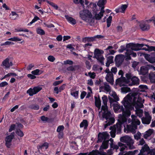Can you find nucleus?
<instances>
[{
  "label": "nucleus",
  "mask_w": 155,
  "mask_h": 155,
  "mask_svg": "<svg viewBox=\"0 0 155 155\" xmlns=\"http://www.w3.org/2000/svg\"><path fill=\"white\" fill-rule=\"evenodd\" d=\"M135 152L136 150H134L133 152L130 151L126 153H125V152H120L118 155H135Z\"/></svg>",
  "instance_id": "nucleus-36"
},
{
  "label": "nucleus",
  "mask_w": 155,
  "mask_h": 155,
  "mask_svg": "<svg viewBox=\"0 0 155 155\" xmlns=\"http://www.w3.org/2000/svg\"><path fill=\"white\" fill-rule=\"evenodd\" d=\"M34 90L35 94L37 93L42 89V88L39 86L35 87L33 88Z\"/></svg>",
  "instance_id": "nucleus-47"
},
{
  "label": "nucleus",
  "mask_w": 155,
  "mask_h": 155,
  "mask_svg": "<svg viewBox=\"0 0 155 155\" xmlns=\"http://www.w3.org/2000/svg\"><path fill=\"white\" fill-rule=\"evenodd\" d=\"M64 127L63 125H60L59 126L57 129V131L59 133L63 131L64 129Z\"/></svg>",
  "instance_id": "nucleus-45"
},
{
  "label": "nucleus",
  "mask_w": 155,
  "mask_h": 155,
  "mask_svg": "<svg viewBox=\"0 0 155 155\" xmlns=\"http://www.w3.org/2000/svg\"><path fill=\"white\" fill-rule=\"evenodd\" d=\"M13 58L8 56L2 61L1 65L5 69H8L13 65Z\"/></svg>",
  "instance_id": "nucleus-3"
},
{
  "label": "nucleus",
  "mask_w": 155,
  "mask_h": 155,
  "mask_svg": "<svg viewBox=\"0 0 155 155\" xmlns=\"http://www.w3.org/2000/svg\"><path fill=\"white\" fill-rule=\"evenodd\" d=\"M148 61L151 63H154L155 64V58L151 57Z\"/></svg>",
  "instance_id": "nucleus-63"
},
{
  "label": "nucleus",
  "mask_w": 155,
  "mask_h": 155,
  "mask_svg": "<svg viewBox=\"0 0 155 155\" xmlns=\"http://www.w3.org/2000/svg\"><path fill=\"white\" fill-rule=\"evenodd\" d=\"M113 46H108L107 48L105 49L107 51H108V52L107 51V53L108 54H114L115 53V51L113 50H111L110 49H113Z\"/></svg>",
  "instance_id": "nucleus-31"
},
{
  "label": "nucleus",
  "mask_w": 155,
  "mask_h": 155,
  "mask_svg": "<svg viewBox=\"0 0 155 155\" xmlns=\"http://www.w3.org/2000/svg\"><path fill=\"white\" fill-rule=\"evenodd\" d=\"M14 43L11 41H7L5 42V43L3 44H2L1 45L2 46L3 45H13Z\"/></svg>",
  "instance_id": "nucleus-59"
},
{
  "label": "nucleus",
  "mask_w": 155,
  "mask_h": 155,
  "mask_svg": "<svg viewBox=\"0 0 155 155\" xmlns=\"http://www.w3.org/2000/svg\"><path fill=\"white\" fill-rule=\"evenodd\" d=\"M94 58H96L101 65H104V58L101 55L100 50L98 49H96L94 52Z\"/></svg>",
  "instance_id": "nucleus-6"
},
{
  "label": "nucleus",
  "mask_w": 155,
  "mask_h": 155,
  "mask_svg": "<svg viewBox=\"0 0 155 155\" xmlns=\"http://www.w3.org/2000/svg\"><path fill=\"white\" fill-rule=\"evenodd\" d=\"M118 145L119 147H120V151L121 152H123L124 151L126 148L127 147L125 145L121 142H119L118 143Z\"/></svg>",
  "instance_id": "nucleus-37"
},
{
  "label": "nucleus",
  "mask_w": 155,
  "mask_h": 155,
  "mask_svg": "<svg viewBox=\"0 0 155 155\" xmlns=\"http://www.w3.org/2000/svg\"><path fill=\"white\" fill-rule=\"evenodd\" d=\"M37 32L38 34L42 35L45 34V31L42 29L38 28L37 30Z\"/></svg>",
  "instance_id": "nucleus-46"
},
{
  "label": "nucleus",
  "mask_w": 155,
  "mask_h": 155,
  "mask_svg": "<svg viewBox=\"0 0 155 155\" xmlns=\"http://www.w3.org/2000/svg\"><path fill=\"white\" fill-rule=\"evenodd\" d=\"M153 132V130L152 129H150L146 132L149 136H150Z\"/></svg>",
  "instance_id": "nucleus-56"
},
{
  "label": "nucleus",
  "mask_w": 155,
  "mask_h": 155,
  "mask_svg": "<svg viewBox=\"0 0 155 155\" xmlns=\"http://www.w3.org/2000/svg\"><path fill=\"white\" fill-rule=\"evenodd\" d=\"M127 49H130L131 50L136 51V44L133 43H130L127 44L126 47L124 46H121L120 47V49L119 50V52H122L124 51Z\"/></svg>",
  "instance_id": "nucleus-11"
},
{
  "label": "nucleus",
  "mask_w": 155,
  "mask_h": 155,
  "mask_svg": "<svg viewBox=\"0 0 155 155\" xmlns=\"http://www.w3.org/2000/svg\"><path fill=\"white\" fill-rule=\"evenodd\" d=\"M95 100V104L97 107L98 108V110H99L101 106V101L100 98H98L96 96L94 97Z\"/></svg>",
  "instance_id": "nucleus-27"
},
{
  "label": "nucleus",
  "mask_w": 155,
  "mask_h": 155,
  "mask_svg": "<svg viewBox=\"0 0 155 155\" xmlns=\"http://www.w3.org/2000/svg\"><path fill=\"white\" fill-rule=\"evenodd\" d=\"M109 139L102 141L101 145L99 148V151H103V150L107 149L109 146Z\"/></svg>",
  "instance_id": "nucleus-17"
},
{
  "label": "nucleus",
  "mask_w": 155,
  "mask_h": 155,
  "mask_svg": "<svg viewBox=\"0 0 155 155\" xmlns=\"http://www.w3.org/2000/svg\"><path fill=\"white\" fill-rule=\"evenodd\" d=\"M46 1L49 4L51 5L52 7H53L55 9H58V7L57 5H55L54 3L48 1V0H46Z\"/></svg>",
  "instance_id": "nucleus-44"
},
{
  "label": "nucleus",
  "mask_w": 155,
  "mask_h": 155,
  "mask_svg": "<svg viewBox=\"0 0 155 155\" xmlns=\"http://www.w3.org/2000/svg\"><path fill=\"white\" fill-rule=\"evenodd\" d=\"M40 70L37 69L34 71H31V74L34 75H38L40 71Z\"/></svg>",
  "instance_id": "nucleus-55"
},
{
  "label": "nucleus",
  "mask_w": 155,
  "mask_h": 155,
  "mask_svg": "<svg viewBox=\"0 0 155 155\" xmlns=\"http://www.w3.org/2000/svg\"><path fill=\"white\" fill-rule=\"evenodd\" d=\"M150 150L149 147L147 144H145L142 147L141 149L140 150V153L144 154V153L146 152L147 155L149 154V152H150Z\"/></svg>",
  "instance_id": "nucleus-20"
},
{
  "label": "nucleus",
  "mask_w": 155,
  "mask_h": 155,
  "mask_svg": "<svg viewBox=\"0 0 155 155\" xmlns=\"http://www.w3.org/2000/svg\"><path fill=\"white\" fill-rule=\"evenodd\" d=\"M104 87L102 86H100V89H102L104 88V90L107 92H110L111 91V88L108 84L106 82H105L104 83Z\"/></svg>",
  "instance_id": "nucleus-23"
},
{
  "label": "nucleus",
  "mask_w": 155,
  "mask_h": 155,
  "mask_svg": "<svg viewBox=\"0 0 155 155\" xmlns=\"http://www.w3.org/2000/svg\"><path fill=\"white\" fill-rule=\"evenodd\" d=\"M125 58L124 55L119 54L116 55L115 58V61L116 65L119 67L122 64Z\"/></svg>",
  "instance_id": "nucleus-10"
},
{
  "label": "nucleus",
  "mask_w": 155,
  "mask_h": 155,
  "mask_svg": "<svg viewBox=\"0 0 155 155\" xmlns=\"http://www.w3.org/2000/svg\"><path fill=\"white\" fill-rule=\"evenodd\" d=\"M148 89L147 86L146 85H140L138 88H136V96L141 94V92H145Z\"/></svg>",
  "instance_id": "nucleus-15"
},
{
  "label": "nucleus",
  "mask_w": 155,
  "mask_h": 155,
  "mask_svg": "<svg viewBox=\"0 0 155 155\" xmlns=\"http://www.w3.org/2000/svg\"><path fill=\"white\" fill-rule=\"evenodd\" d=\"M109 137L110 135L107 132H99L97 135L98 140L97 142H102L104 140L109 139Z\"/></svg>",
  "instance_id": "nucleus-7"
},
{
  "label": "nucleus",
  "mask_w": 155,
  "mask_h": 155,
  "mask_svg": "<svg viewBox=\"0 0 155 155\" xmlns=\"http://www.w3.org/2000/svg\"><path fill=\"white\" fill-rule=\"evenodd\" d=\"M149 69L148 64L145 66H142L140 68V74L143 75H146L148 73Z\"/></svg>",
  "instance_id": "nucleus-19"
},
{
  "label": "nucleus",
  "mask_w": 155,
  "mask_h": 155,
  "mask_svg": "<svg viewBox=\"0 0 155 155\" xmlns=\"http://www.w3.org/2000/svg\"><path fill=\"white\" fill-rule=\"evenodd\" d=\"M65 17L67 21L71 24L74 25L76 24V20L73 18L70 17L68 15H65Z\"/></svg>",
  "instance_id": "nucleus-28"
},
{
  "label": "nucleus",
  "mask_w": 155,
  "mask_h": 155,
  "mask_svg": "<svg viewBox=\"0 0 155 155\" xmlns=\"http://www.w3.org/2000/svg\"><path fill=\"white\" fill-rule=\"evenodd\" d=\"M121 90L123 92L127 93L130 91V88L129 87H123L121 88Z\"/></svg>",
  "instance_id": "nucleus-48"
},
{
  "label": "nucleus",
  "mask_w": 155,
  "mask_h": 155,
  "mask_svg": "<svg viewBox=\"0 0 155 155\" xmlns=\"http://www.w3.org/2000/svg\"><path fill=\"white\" fill-rule=\"evenodd\" d=\"M9 40H10L13 41H20L21 40V39L17 37H14L13 38H11L8 39Z\"/></svg>",
  "instance_id": "nucleus-53"
},
{
  "label": "nucleus",
  "mask_w": 155,
  "mask_h": 155,
  "mask_svg": "<svg viewBox=\"0 0 155 155\" xmlns=\"http://www.w3.org/2000/svg\"><path fill=\"white\" fill-rule=\"evenodd\" d=\"M48 59L49 61L53 62L55 60V58L53 56L50 55L48 57Z\"/></svg>",
  "instance_id": "nucleus-58"
},
{
  "label": "nucleus",
  "mask_w": 155,
  "mask_h": 155,
  "mask_svg": "<svg viewBox=\"0 0 155 155\" xmlns=\"http://www.w3.org/2000/svg\"><path fill=\"white\" fill-rule=\"evenodd\" d=\"M127 81L125 77H121L116 80L115 83L116 84H119L120 86H125V84H128Z\"/></svg>",
  "instance_id": "nucleus-13"
},
{
  "label": "nucleus",
  "mask_w": 155,
  "mask_h": 155,
  "mask_svg": "<svg viewBox=\"0 0 155 155\" xmlns=\"http://www.w3.org/2000/svg\"><path fill=\"white\" fill-rule=\"evenodd\" d=\"M16 133L20 137H22L24 135L23 132L20 130H17Z\"/></svg>",
  "instance_id": "nucleus-52"
},
{
  "label": "nucleus",
  "mask_w": 155,
  "mask_h": 155,
  "mask_svg": "<svg viewBox=\"0 0 155 155\" xmlns=\"http://www.w3.org/2000/svg\"><path fill=\"white\" fill-rule=\"evenodd\" d=\"M142 122L143 124H149L151 121V118H146L143 117L142 119Z\"/></svg>",
  "instance_id": "nucleus-29"
},
{
  "label": "nucleus",
  "mask_w": 155,
  "mask_h": 155,
  "mask_svg": "<svg viewBox=\"0 0 155 155\" xmlns=\"http://www.w3.org/2000/svg\"><path fill=\"white\" fill-rule=\"evenodd\" d=\"M137 54L138 55H140V56H142V55L144 56L145 59L148 61H149V59L151 57L150 55L148 54H145L143 53H141V52H138L137 53Z\"/></svg>",
  "instance_id": "nucleus-33"
},
{
  "label": "nucleus",
  "mask_w": 155,
  "mask_h": 155,
  "mask_svg": "<svg viewBox=\"0 0 155 155\" xmlns=\"http://www.w3.org/2000/svg\"><path fill=\"white\" fill-rule=\"evenodd\" d=\"M8 85V83L6 81L0 83V87H3Z\"/></svg>",
  "instance_id": "nucleus-62"
},
{
  "label": "nucleus",
  "mask_w": 155,
  "mask_h": 155,
  "mask_svg": "<svg viewBox=\"0 0 155 155\" xmlns=\"http://www.w3.org/2000/svg\"><path fill=\"white\" fill-rule=\"evenodd\" d=\"M149 78L151 83H155V72L149 74Z\"/></svg>",
  "instance_id": "nucleus-24"
},
{
  "label": "nucleus",
  "mask_w": 155,
  "mask_h": 155,
  "mask_svg": "<svg viewBox=\"0 0 155 155\" xmlns=\"http://www.w3.org/2000/svg\"><path fill=\"white\" fill-rule=\"evenodd\" d=\"M105 12V11L104 9V7L102 8H101V12L98 14L96 13L94 17L97 20H100L101 17L103 16L104 13Z\"/></svg>",
  "instance_id": "nucleus-22"
},
{
  "label": "nucleus",
  "mask_w": 155,
  "mask_h": 155,
  "mask_svg": "<svg viewBox=\"0 0 155 155\" xmlns=\"http://www.w3.org/2000/svg\"><path fill=\"white\" fill-rule=\"evenodd\" d=\"M112 19V17L111 16H110L107 20V27H109L111 23V22Z\"/></svg>",
  "instance_id": "nucleus-42"
},
{
  "label": "nucleus",
  "mask_w": 155,
  "mask_h": 155,
  "mask_svg": "<svg viewBox=\"0 0 155 155\" xmlns=\"http://www.w3.org/2000/svg\"><path fill=\"white\" fill-rule=\"evenodd\" d=\"M9 16L11 19L15 20L18 17V15L15 12H12L9 15Z\"/></svg>",
  "instance_id": "nucleus-34"
},
{
  "label": "nucleus",
  "mask_w": 155,
  "mask_h": 155,
  "mask_svg": "<svg viewBox=\"0 0 155 155\" xmlns=\"http://www.w3.org/2000/svg\"><path fill=\"white\" fill-rule=\"evenodd\" d=\"M107 2L106 0H99L97 3V5L101 8H102L104 7V5Z\"/></svg>",
  "instance_id": "nucleus-30"
},
{
  "label": "nucleus",
  "mask_w": 155,
  "mask_h": 155,
  "mask_svg": "<svg viewBox=\"0 0 155 155\" xmlns=\"http://www.w3.org/2000/svg\"><path fill=\"white\" fill-rule=\"evenodd\" d=\"M102 99L104 105L107 104V96H104L102 97Z\"/></svg>",
  "instance_id": "nucleus-50"
},
{
  "label": "nucleus",
  "mask_w": 155,
  "mask_h": 155,
  "mask_svg": "<svg viewBox=\"0 0 155 155\" xmlns=\"http://www.w3.org/2000/svg\"><path fill=\"white\" fill-rule=\"evenodd\" d=\"M133 50H131L130 49H127V51L126 52V54L127 55L125 60L128 61L131 59L130 55H132L133 57H136V53L133 52Z\"/></svg>",
  "instance_id": "nucleus-16"
},
{
  "label": "nucleus",
  "mask_w": 155,
  "mask_h": 155,
  "mask_svg": "<svg viewBox=\"0 0 155 155\" xmlns=\"http://www.w3.org/2000/svg\"><path fill=\"white\" fill-rule=\"evenodd\" d=\"M122 103L124 107L127 108L125 110L122 105L120 106L117 104H114L113 105L114 111L115 113H118L122 112V114H120L118 116V122L130 123L129 125H126V128L125 127L124 132L125 130L132 133H135L136 130V116L132 115L131 118H128L131 115V112L130 110H132L134 109V107H136V93H130L125 97L122 101Z\"/></svg>",
  "instance_id": "nucleus-1"
},
{
  "label": "nucleus",
  "mask_w": 155,
  "mask_h": 155,
  "mask_svg": "<svg viewBox=\"0 0 155 155\" xmlns=\"http://www.w3.org/2000/svg\"><path fill=\"white\" fill-rule=\"evenodd\" d=\"M14 132L12 133L11 135L7 136L5 139V141L8 142H11L12 140L14 137Z\"/></svg>",
  "instance_id": "nucleus-32"
},
{
  "label": "nucleus",
  "mask_w": 155,
  "mask_h": 155,
  "mask_svg": "<svg viewBox=\"0 0 155 155\" xmlns=\"http://www.w3.org/2000/svg\"><path fill=\"white\" fill-rule=\"evenodd\" d=\"M79 14L80 17L84 20H86L87 18H91L92 16L91 12L86 10L80 11Z\"/></svg>",
  "instance_id": "nucleus-9"
},
{
  "label": "nucleus",
  "mask_w": 155,
  "mask_h": 155,
  "mask_svg": "<svg viewBox=\"0 0 155 155\" xmlns=\"http://www.w3.org/2000/svg\"><path fill=\"white\" fill-rule=\"evenodd\" d=\"M89 76H90V78L92 79H94L95 78V77L96 76L95 73L94 72H89L88 74Z\"/></svg>",
  "instance_id": "nucleus-60"
},
{
  "label": "nucleus",
  "mask_w": 155,
  "mask_h": 155,
  "mask_svg": "<svg viewBox=\"0 0 155 155\" xmlns=\"http://www.w3.org/2000/svg\"><path fill=\"white\" fill-rule=\"evenodd\" d=\"M29 108L31 109L38 110L39 109V106L36 104H31L29 106Z\"/></svg>",
  "instance_id": "nucleus-35"
},
{
  "label": "nucleus",
  "mask_w": 155,
  "mask_h": 155,
  "mask_svg": "<svg viewBox=\"0 0 155 155\" xmlns=\"http://www.w3.org/2000/svg\"><path fill=\"white\" fill-rule=\"evenodd\" d=\"M88 126V123L87 120H84L80 124V127H84V128H86Z\"/></svg>",
  "instance_id": "nucleus-39"
},
{
  "label": "nucleus",
  "mask_w": 155,
  "mask_h": 155,
  "mask_svg": "<svg viewBox=\"0 0 155 155\" xmlns=\"http://www.w3.org/2000/svg\"><path fill=\"white\" fill-rule=\"evenodd\" d=\"M127 7L128 5H121L120 8L116 9L115 11L117 13H118L119 12L124 13L125 10Z\"/></svg>",
  "instance_id": "nucleus-21"
},
{
  "label": "nucleus",
  "mask_w": 155,
  "mask_h": 155,
  "mask_svg": "<svg viewBox=\"0 0 155 155\" xmlns=\"http://www.w3.org/2000/svg\"><path fill=\"white\" fill-rule=\"evenodd\" d=\"M64 64H69V65H72L73 64V62L71 60H67L64 61Z\"/></svg>",
  "instance_id": "nucleus-57"
},
{
  "label": "nucleus",
  "mask_w": 155,
  "mask_h": 155,
  "mask_svg": "<svg viewBox=\"0 0 155 155\" xmlns=\"http://www.w3.org/2000/svg\"><path fill=\"white\" fill-rule=\"evenodd\" d=\"M15 124L11 125L9 130V132H11L12 130H14L15 127Z\"/></svg>",
  "instance_id": "nucleus-61"
},
{
  "label": "nucleus",
  "mask_w": 155,
  "mask_h": 155,
  "mask_svg": "<svg viewBox=\"0 0 155 155\" xmlns=\"http://www.w3.org/2000/svg\"><path fill=\"white\" fill-rule=\"evenodd\" d=\"M71 94L76 98H77L78 97V91H76L75 92H71Z\"/></svg>",
  "instance_id": "nucleus-49"
},
{
  "label": "nucleus",
  "mask_w": 155,
  "mask_h": 155,
  "mask_svg": "<svg viewBox=\"0 0 155 155\" xmlns=\"http://www.w3.org/2000/svg\"><path fill=\"white\" fill-rule=\"evenodd\" d=\"M126 77V80H127V82L128 83L130 82V80L132 81V84L131 85H135L136 84V80L135 78L136 77L133 76V75L130 72H128L126 73L125 74Z\"/></svg>",
  "instance_id": "nucleus-12"
},
{
  "label": "nucleus",
  "mask_w": 155,
  "mask_h": 155,
  "mask_svg": "<svg viewBox=\"0 0 155 155\" xmlns=\"http://www.w3.org/2000/svg\"><path fill=\"white\" fill-rule=\"evenodd\" d=\"M111 71L112 74H116L117 72V68L116 67H112L111 69Z\"/></svg>",
  "instance_id": "nucleus-54"
},
{
  "label": "nucleus",
  "mask_w": 155,
  "mask_h": 155,
  "mask_svg": "<svg viewBox=\"0 0 155 155\" xmlns=\"http://www.w3.org/2000/svg\"><path fill=\"white\" fill-rule=\"evenodd\" d=\"M149 47L150 46L148 45L136 43V51L143 50L149 51Z\"/></svg>",
  "instance_id": "nucleus-14"
},
{
  "label": "nucleus",
  "mask_w": 155,
  "mask_h": 155,
  "mask_svg": "<svg viewBox=\"0 0 155 155\" xmlns=\"http://www.w3.org/2000/svg\"><path fill=\"white\" fill-rule=\"evenodd\" d=\"M124 123L118 122L116 125L110 127V129L111 130L110 134L112 137H115L116 130H117V133H120L121 130L122 124Z\"/></svg>",
  "instance_id": "nucleus-4"
},
{
  "label": "nucleus",
  "mask_w": 155,
  "mask_h": 155,
  "mask_svg": "<svg viewBox=\"0 0 155 155\" xmlns=\"http://www.w3.org/2000/svg\"><path fill=\"white\" fill-rule=\"evenodd\" d=\"M27 93L30 96H32L34 94H35L33 88H30L27 91Z\"/></svg>",
  "instance_id": "nucleus-43"
},
{
  "label": "nucleus",
  "mask_w": 155,
  "mask_h": 155,
  "mask_svg": "<svg viewBox=\"0 0 155 155\" xmlns=\"http://www.w3.org/2000/svg\"><path fill=\"white\" fill-rule=\"evenodd\" d=\"M143 110L141 109H137L136 107V116H138L140 117H142L143 114Z\"/></svg>",
  "instance_id": "nucleus-38"
},
{
  "label": "nucleus",
  "mask_w": 155,
  "mask_h": 155,
  "mask_svg": "<svg viewBox=\"0 0 155 155\" xmlns=\"http://www.w3.org/2000/svg\"><path fill=\"white\" fill-rule=\"evenodd\" d=\"M136 23L139 25L140 28L142 31H147L149 30L150 26L148 24L146 23V21L144 20L138 21L136 20Z\"/></svg>",
  "instance_id": "nucleus-8"
},
{
  "label": "nucleus",
  "mask_w": 155,
  "mask_h": 155,
  "mask_svg": "<svg viewBox=\"0 0 155 155\" xmlns=\"http://www.w3.org/2000/svg\"><path fill=\"white\" fill-rule=\"evenodd\" d=\"M110 74H107L105 79L107 82L113 85L114 82V75L113 74L111 73H110Z\"/></svg>",
  "instance_id": "nucleus-18"
},
{
  "label": "nucleus",
  "mask_w": 155,
  "mask_h": 155,
  "mask_svg": "<svg viewBox=\"0 0 155 155\" xmlns=\"http://www.w3.org/2000/svg\"><path fill=\"white\" fill-rule=\"evenodd\" d=\"M76 66H71L68 67L67 68V70L68 71H74L75 70V68H76Z\"/></svg>",
  "instance_id": "nucleus-51"
},
{
  "label": "nucleus",
  "mask_w": 155,
  "mask_h": 155,
  "mask_svg": "<svg viewBox=\"0 0 155 155\" xmlns=\"http://www.w3.org/2000/svg\"><path fill=\"white\" fill-rule=\"evenodd\" d=\"M140 102H139L138 100L136 101V105H137V109H140V108L143 107V105Z\"/></svg>",
  "instance_id": "nucleus-41"
},
{
  "label": "nucleus",
  "mask_w": 155,
  "mask_h": 155,
  "mask_svg": "<svg viewBox=\"0 0 155 155\" xmlns=\"http://www.w3.org/2000/svg\"><path fill=\"white\" fill-rule=\"evenodd\" d=\"M114 57L113 56H109L107 57V61L106 63V66L107 67H109L110 64L112 63L113 61Z\"/></svg>",
  "instance_id": "nucleus-25"
},
{
  "label": "nucleus",
  "mask_w": 155,
  "mask_h": 155,
  "mask_svg": "<svg viewBox=\"0 0 155 155\" xmlns=\"http://www.w3.org/2000/svg\"><path fill=\"white\" fill-rule=\"evenodd\" d=\"M94 41V37H86L82 39V41L84 43L89 42L93 41Z\"/></svg>",
  "instance_id": "nucleus-26"
},
{
  "label": "nucleus",
  "mask_w": 155,
  "mask_h": 155,
  "mask_svg": "<svg viewBox=\"0 0 155 155\" xmlns=\"http://www.w3.org/2000/svg\"><path fill=\"white\" fill-rule=\"evenodd\" d=\"M99 116L100 120H104V118L106 120L105 122L107 123L104 125V128L113 124L115 121L114 117H111V114L108 110L107 105H102L101 110L99 112Z\"/></svg>",
  "instance_id": "nucleus-2"
},
{
  "label": "nucleus",
  "mask_w": 155,
  "mask_h": 155,
  "mask_svg": "<svg viewBox=\"0 0 155 155\" xmlns=\"http://www.w3.org/2000/svg\"><path fill=\"white\" fill-rule=\"evenodd\" d=\"M102 153L101 155H112L113 153V150L110 149L108 150L107 153L104 152L103 151H101V153Z\"/></svg>",
  "instance_id": "nucleus-40"
},
{
  "label": "nucleus",
  "mask_w": 155,
  "mask_h": 155,
  "mask_svg": "<svg viewBox=\"0 0 155 155\" xmlns=\"http://www.w3.org/2000/svg\"><path fill=\"white\" fill-rule=\"evenodd\" d=\"M120 141L122 142L126 143L130 149L134 148V146L133 145L134 142L132 138L130 136L126 135L120 138Z\"/></svg>",
  "instance_id": "nucleus-5"
},
{
  "label": "nucleus",
  "mask_w": 155,
  "mask_h": 155,
  "mask_svg": "<svg viewBox=\"0 0 155 155\" xmlns=\"http://www.w3.org/2000/svg\"><path fill=\"white\" fill-rule=\"evenodd\" d=\"M112 96L114 98V100L116 101H118L119 100V98L116 95V94L114 93L112 94Z\"/></svg>",
  "instance_id": "nucleus-64"
}]
</instances>
